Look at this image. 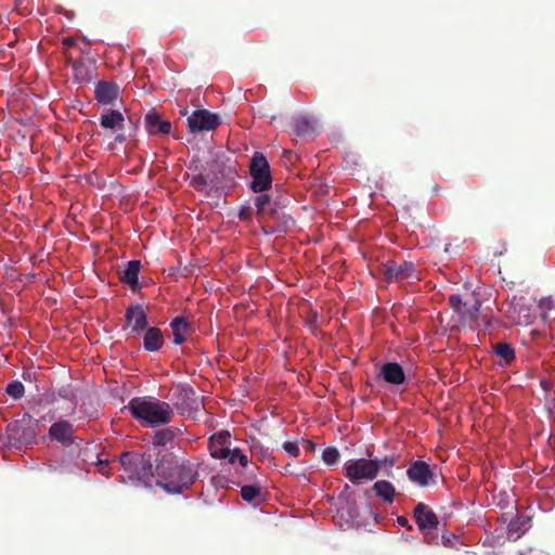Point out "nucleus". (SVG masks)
Listing matches in <instances>:
<instances>
[{
	"label": "nucleus",
	"mask_w": 555,
	"mask_h": 555,
	"mask_svg": "<svg viewBox=\"0 0 555 555\" xmlns=\"http://www.w3.org/2000/svg\"><path fill=\"white\" fill-rule=\"evenodd\" d=\"M144 427H158L171 422L173 410L168 402L153 397H134L124 408Z\"/></svg>",
	"instance_id": "obj_1"
},
{
	"label": "nucleus",
	"mask_w": 555,
	"mask_h": 555,
	"mask_svg": "<svg viewBox=\"0 0 555 555\" xmlns=\"http://www.w3.org/2000/svg\"><path fill=\"white\" fill-rule=\"evenodd\" d=\"M451 244H447L446 247H444V251L446 253H450L451 251Z\"/></svg>",
	"instance_id": "obj_50"
},
{
	"label": "nucleus",
	"mask_w": 555,
	"mask_h": 555,
	"mask_svg": "<svg viewBox=\"0 0 555 555\" xmlns=\"http://www.w3.org/2000/svg\"><path fill=\"white\" fill-rule=\"evenodd\" d=\"M344 473L352 483H358L360 479H375L379 473V465L377 460H350L345 463Z\"/></svg>",
	"instance_id": "obj_5"
},
{
	"label": "nucleus",
	"mask_w": 555,
	"mask_h": 555,
	"mask_svg": "<svg viewBox=\"0 0 555 555\" xmlns=\"http://www.w3.org/2000/svg\"><path fill=\"white\" fill-rule=\"evenodd\" d=\"M115 141H116V142H119V143H122V142H125V141H126V135H125V134H122V133H119V134H117V135L115 137Z\"/></svg>",
	"instance_id": "obj_49"
},
{
	"label": "nucleus",
	"mask_w": 555,
	"mask_h": 555,
	"mask_svg": "<svg viewBox=\"0 0 555 555\" xmlns=\"http://www.w3.org/2000/svg\"><path fill=\"white\" fill-rule=\"evenodd\" d=\"M261 495V489L256 485H247L241 488V496L248 503H254Z\"/></svg>",
	"instance_id": "obj_29"
},
{
	"label": "nucleus",
	"mask_w": 555,
	"mask_h": 555,
	"mask_svg": "<svg viewBox=\"0 0 555 555\" xmlns=\"http://www.w3.org/2000/svg\"><path fill=\"white\" fill-rule=\"evenodd\" d=\"M397 522L401 526V527H404L406 528L408 530H411L412 529V526L409 524V520L406 517L404 516H399L397 518Z\"/></svg>",
	"instance_id": "obj_45"
},
{
	"label": "nucleus",
	"mask_w": 555,
	"mask_h": 555,
	"mask_svg": "<svg viewBox=\"0 0 555 555\" xmlns=\"http://www.w3.org/2000/svg\"><path fill=\"white\" fill-rule=\"evenodd\" d=\"M57 396L69 401L76 400V393L70 385L60 387L57 389Z\"/></svg>",
	"instance_id": "obj_36"
},
{
	"label": "nucleus",
	"mask_w": 555,
	"mask_h": 555,
	"mask_svg": "<svg viewBox=\"0 0 555 555\" xmlns=\"http://www.w3.org/2000/svg\"><path fill=\"white\" fill-rule=\"evenodd\" d=\"M165 344L163 332L158 327H149L144 332L143 347L149 352L158 351Z\"/></svg>",
	"instance_id": "obj_20"
},
{
	"label": "nucleus",
	"mask_w": 555,
	"mask_h": 555,
	"mask_svg": "<svg viewBox=\"0 0 555 555\" xmlns=\"http://www.w3.org/2000/svg\"><path fill=\"white\" fill-rule=\"evenodd\" d=\"M457 537L453 533L447 532L441 535V543L444 546H453V540H456Z\"/></svg>",
	"instance_id": "obj_42"
},
{
	"label": "nucleus",
	"mask_w": 555,
	"mask_h": 555,
	"mask_svg": "<svg viewBox=\"0 0 555 555\" xmlns=\"http://www.w3.org/2000/svg\"><path fill=\"white\" fill-rule=\"evenodd\" d=\"M464 301L465 300H463L457 294H453L449 297V305L456 313L462 311V308H464Z\"/></svg>",
	"instance_id": "obj_37"
},
{
	"label": "nucleus",
	"mask_w": 555,
	"mask_h": 555,
	"mask_svg": "<svg viewBox=\"0 0 555 555\" xmlns=\"http://www.w3.org/2000/svg\"><path fill=\"white\" fill-rule=\"evenodd\" d=\"M322 460L327 465H334L339 460V452L334 447H328L323 450Z\"/></svg>",
	"instance_id": "obj_34"
},
{
	"label": "nucleus",
	"mask_w": 555,
	"mask_h": 555,
	"mask_svg": "<svg viewBox=\"0 0 555 555\" xmlns=\"http://www.w3.org/2000/svg\"><path fill=\"white\" fill-rule=\"evenodd\" d=\"M190 185L195 189L197 192H204L208 186L207 179L203 176L202 172L194 173L190 179Z\"/></svg>",
	"instance_id": "obj_33"
},
{
	"label": "nucleus",
	"mask_w": 555,
	"mask_h": 555,
	"mask_svg": "<svg viewBox=\"0 0 555 555\" xmlns=\"http://www.w3.org/2000/svg\"><path fill=\"white\" fill-rule=\"evenodd\" d=\"M145 128L152 135L169 134L171 131V122L163 120L158 113L150 112L145 115Z\"/></svg>",
	"instance_id": "obj_18"
},
{
	"label": "nucleus",
	"mask_w": 555,
	"mask_h": 555,
	"mask_svg": "<svg viewBox=\"0 0 555 555\" xmlns=\"http://www.w3.org/2000/svg\"><path fill=\"white\" fill-rule=\"evenodd\" d=\"M189 169L192 170L194 173L202 172V165L199 159H193Z\"/></svg>",
	"instance_id": "obj_43"
},
{
	"label": "nucleus",
	"mask_w": 555,
	"mask_h": 555,
	"mask_svg": "<svg viewBox=\"0 0 555 555\" xmlns=\"http://www.w3.org/2000/svg\"><path fill=\"white\" fill-rule=\"evenodd\" d=\"M5 392L13 399H21L24 396L25 387L20 380H12L8 384Z\"/></svg>",
	"instance_id": "obj_32"
},
{
	"label": "nucleus",
	"mask_w": 555,
	"mask_h": 555,
	"mask_svg": "<svg viewBox=\"0 0 555 555\" xmlns=\"http://www.w3.org/2000/svg\"><path fill=\"white\" fill-rule=\"evenodd\" d=\"M292 129L297 137H309L314 132L311 121L304 116H299L293 119Z\"/></svg>",
	"instance_id": "obj_26"
},
{
	"label": "nucleus",
	"mask_w": 555,
	"mask_h": 555,
	"mask_svg": "<svg viewBox=\"0 0 555 555\" xmlns=\"http://www.w3.org/2000/svg\"><path fill=\"white\" fill-rule=\"evenodd\" d=\"M74 80L78 83H89L92 80V72L80 61L72 64Z\"/></svg>",
	"instance_id": "obj_27"
},
{
	"label": "nucleus",
	"mask_w": 555,
	"mask_h": 555,
	"mask_svg": "<svg viewBox=\"0 0 555 555\" xmlns=\"http://www.w3.org/2000/svg\"><path fill=\"white\" fill-rule=\"evenodd\" d=\"M481 302L476 295H470L469 298L465 299L464 308L457 313L461 322L466 325L479 326V310Z\"/></svg>",
	"instance_id": "obj_15"
},
{
	"label": "nucleus",
	"mask_w": 555,
	"mask_h": 555,
	"mask_svg": "<svg viewBox=\"0 0 555 555\" xmlns=\"http://www.w3.org/2000/svg\"><path fill=\"white\" fill-rule=\"evenodd\" d=\"M125 319L127 325L131 326V334H140L147 327V314L141 305L128 307Z\"/></svg>",
	"instance_id": "obj_14"
},
{
	"label": "nucleus",
	"mask_w": 555,
	"mask_h": 555,
	"mask_svg": "<svg viewBox=\"0 0 555 555\" xmlns=\"http://www.w3.org/2000/svg\"><path fill=\"white\" fill-rule=\"evenodd\" d=\"M75 426L70 422L60 420L50 426L48 435L62 446L69 447L75 442Z\"/></svg>",
	"instance_id": "obj_12"
},
{
	"label": "nucleus",
	"mask_w": 555,
	"mask_h": 555,
	"mask_svg": "<svg viewBox=\"0 0 555 555\" xmlns=\"http://www.w3.org/2000/svg\"><path fill=\"white\" fill-rule=\"evenodd\" d=\"M283 450L292 457H298L300 454L299 447L296 442L286 441L283 443Z\"/></svg>",
	"instance_id": "obj_38"
},
{
	"label": "nucleus",
	"mask_w": 555,
	"mask_h": 555,
	"mask_svg": "<svg viewBox=\"0 0 555 555\" xmlns=\"http://www.w3.org/2000/svg\"><path fill=\"white\" fill-rule=\"evenodd\" d=\"M379 376L388 384L401 385L405 382V372L397 362H386L380 366Z\"/></svg>",
	"instance_id": "obj_17"
},
{
	"label": "nucleus",
	"mask_w": 555,
	"mask_h": 555,
	"mask_svg": "<svg viewBox=\"0 0 555 555\" xmlns=\"http://www.w3.org/2000/svg\"><path fill=\"white\" fill-rule=\"evenodd\" d=\"M119 463L129 479L151 485L154 472L152 453L126 451L121 453Z\"/></svg>",
	"instance_id": "obj_2"
},
{
	"label": "nucleus",
	"mask_w": 555,
	"mask_h": 555,
	"mask_svg": "<svg viewBox=\"0 0 555 555\" xmlns=\"http://www.w3.org/2000/svg\"><path fill=\"white\" fill-rule=\"evenodd\" d=\"M172 401L180 414L193 415L203 406L201 398L191 386L178 385L172 393Z\"/></svg>",
	"instance_id": "obj_6"
},
{
	"label": "nucleus",
	"mask_w": 555,
	"mask_h": 555,
	"mask_svg": "<svg viewBox=\"0 0 555 555\" xmlns=\"http://www.w3.org/2000/svg\"><path fill=\"white\" fill-rule=\"evenodd\" d=\"M119 95V87L117 83L101 80L95 85V100L103 105H112Z\"/></svg>",
	"instance_id": "obj_16"
},
{
	"label": "nucleus",
	"mask_w": 555,
	"mask_h": 555,
	"mask_svg": "<svg viewBox=\"0 0 555 555\" xmlns=\"http://www.w3.org/2000/svg\"><path fill=\"white\" fill-rule=\"evenodd\" d=\"M141 269V262L139 260L128 261L126 268L119 272V278L124 283H127L132 291L140 288L139 284V272Z\"/></svg>",
	"instance_id": "obj_19"
},
{
	"label": "nucleus",
	"mask_w": 555,
	"mask_h": 555,
	"mask_svg": "<svg viewBox=\"0 0 555 555\" xmlns=\"http://www.w3.org/2000/svg\"><path fill=\"white\" fill-rule=\"evenodd\" d=\"M409 480L421 488L437 485V478L429 464L424 461H413L406 469Z\"/></svg>",
	"instance_id": "obj_8"
},
{
	"label": "nucleus",
	"mask_w": 555,
	"mask_h": 555,
	"mask_svg": "<svg viewBox=\"0 0 555 555\" xmlns=\"http://www.w3.org/2000/svg\"><path fill=\"white\" fill-rule=\"evenodd\" d=\"M198 472L190 461H178L165 481L156 480V485L167 493L179 494L189 489L197 479Z\"/></svg>",
	"instance_id": "obj_3"
},
{
	"label": "nucleus",
	"mask_w": 555,
	"mask_h": 555,
	"mask_svg": "<svg viewBox=\"0 0 555 555\" xmlns=\"http://www.w3.org/2000/svg\"><path fill=\"white\" fill-rule=\"evenodd\" d=\"M238 217L241 220H247L249 218L248 210L246 208L241 209Z\"/></svg>",
	"instance_id": "obj_47"
},
{
	"label": "nucleus",
	"mask_w": 555,
	"mask_h": 555,
	"mask_svg": "<svg viewBox=\"0 0 555 555\" xmlns=\"http://www.w3.org/2000/svg\"><path fill=\"white\" fill-rule=\"evenodd\" d=\"M8 437L17 448L27 447L36 440V429L33 425L23 422L11 423L7 426Z\"/></svg>",
	"instance_id": "obj_11"
},
{
	"label": "nucleus",
	"mask_w": 555,
	"mask_h": 555,
	"mask_svg": "<svg viewBox=\"0 0 555 555\" xmlns=\"http://www.w3.org/2000/svg\"><path fill=\"white\" fill-rule=\"evenodd\" d=\"M230 438L229 431H221L216 436H212L210 439H212L217 446H225L228 440Z\"/></svg>",
	"instance_id": "obj_39"
},
{
	"label": "nucleus",
	"mask_w": 555,
	"mask_h": 555,
	"mask_svg": "<svg viewBox=\"0 0 555 555\" xmlns=\"http://www.w3.org/2000/svg\"><path fill=\"white\" fill-rule=\"evenodd\" d=\"M413 516L418 530L427 538L439 528V519L435 512L425 503L420 502L413 511Z\"/></svg>",
	"instance_id": "obj_10"
},
{
	"label": "nucleus",
	"mask_w": 555,
	"mask_h": 555,
	"mask_svg": "<svg viewBox=\"0 0 555 555\" xmlns=\"http://www.w3.org/2000/svg\"><path fill=\"white\" fill-rule=\"evenodd\" d=\"M254 204L258 215L274 216L278 212L275 205L271 204V197L264 192L260 193L254 198Z\"/></svg>",
	"instance_id": "obj_24"
},
{
	"label": "nucleus",
	"mask_w": 555,
	"mask_h": 555,
	"mask_svg": "<svg viewBox=\"0 0 555 555\" xmlns=\"http://www.w3.org/2000/svg\"><path fill=\"white\" fill-rule=\"evenodd\" d=\"M220 124L219 115L205 108L193 111L186 118V125L191 133L214 131Z\"/></svg>",
	"instance_id": "obj_7"
},
{
	"label": "nucleus",
	"mask_w": 555,
	"mask_h": 555,
	"mask_svg": "<svg viewBox=\"0 0 555 555\" xmlns=\"http://www.w3.org/2000/svg\"><path fill=\"white\" fill-rule=\"evenodd\" d=\"M229 463L234 464L237 462V456H234V449H231L230 455L227 457Z\"/></svg>",
	"instance_id": "obj_48"
},
{
	"label": "nucleus",
	"mask_w": 555,
	"mask_h": 555,
	"mask_svg": "<svg viewBox=\"0 0 555 555\" xmlns=\"http://www.w3.org/2000/svg\"><path fill=\"white\" fill-rule=\"evenodd\" d=\"M125 117L121 112L117 109H108L105 114H102L100 118L101 127L105 129H119L124 128Z\"/></svg>",
	"instance_id": "obj_21"
},
{
	"label": "nucleus",
	"mask_w": 555,
	"mask_h": 555,
	"mask_svg": "<svg viewBox=\"0 0 555 555\" xmlns=\"http://www.w3.org/2000/svg\"><path fill=\"white\" fill-rule=\"evenodd\" d=\"M62 44H63L64 49L66 50V49L74 47L76 44V41L73 37H65L62 40Z\"/></svg>",
	"instance_id": "obj_44"
},
{
	"label": "nucleus",
	"mask_w": 555,
	"mask_h": 555,
	"mask_svg": "<svg viewBox=\"0 0 555 555\" xmlns=\"http://www.w3.org/2000/svg\"><path fill=\"white\" fill-rule=\"evenodd\" d=\"M210 455L214 459H227L230 455L231 449L227 446H217V443L210 439L209 443Z\"/></svg>",
	"instance_id": "obj_31"
},
{
	"label": "nucleus",
	"mask_w": 555,
	"mask_h": 555,
	"mask_svg": "<svg viewBox=\"0 0 555 555\" xmlns=\"http://www.w3.org/2000/svg\"><path fill=\"white\" fill-rule=\"evenodd\" d=\"M234 456H237V462L242 467H246L248 465V457L241 451V449L234 448Z\"/></svg>",
	"instance_id": "obj_41"
},
{
	"label": "nucleus",
	"mask_w": 555,
	"mask_h": 555,
	"mask_svg": "<svg viewBox=\"0 0 555 555\" xmlns=\"http://www.w3.org/2000/svg\"><path fill=\"white\" fill-rule=\"evenodd\" d=\"M397 463V456L391 454L388 456H385L383 460H377V464L379 465V470L382 468H385V473L388 477L392 476V467Z\"/></svg>",
	"instance_id": "obj_35"
},
{
	"label": "nucleus",
	"mask_w": 555,
	"mask_h": 555,
	"mask_svg": "<svg viewBox=\"0 0 555 555\" xmlns=\"http://www.w3.org/2000/svg\"><path fill=\"white\" fill-rule=\"evenodd\" d=\"M179 431L178 428L173 427L157 430L153 436L152 443L154 447H166L173 441Z\"/></svg>",
	"instance_id": "obj_25"
},
{
	"label": "nucleus",
	"mask_w": 555,
	"mask_h": 555,
	"mask_svg": "<svg viewBox=\"0 0 555 555\" xmlns=\"http://www.w3.org/2000/svg\"><path fill=\"white\" fill-rule=\"evenodd\" d=\"M350 489V486L348 483H345L344 486V492H347Z\"/></svg>",
	"instance_id": "obj_51"
},
{
	"label": "nucleus",
	"mask_w": 555,
	"mask_h": 555,
	"mask_svg": "<svg viewBox=\"0 0 555 555\" xmlns=\"http://www.w3.org/2000/svg\"><path fill=\"white\" fill-rule=\"evenodd\" d=\"M250 452L251 454L259 455L261 457H264L267 454V450L258 441H253Z\"/></svg>",
	"instance_id": "obj_40"
},
{
	"label": "nucleus",
	"mask_w": 555,
	"mask_h": 555,
	"mask_svg": "<svg viewBox=\"0 0 555 555\" xmlns=\"http://www.w3.org/2000/svg\"><path fill=\"white\" fill-rule=\"evenodd\" d=\"M170 327L173 334V343L176 345H182L186 339V335L189 334L190 324L183 317H176L170 322Z\"/></svg>",
	"instance_id": "obj_23"
},
{
	"label": "nucleus",
	"mask_w": 555,
	"mask_h": 555,
	"mask_svg": "<svg viewBox=\"0 0 555 555\" xmlns=\"http://www.w3.org/2000/svg\"><path fill=\"white\" fill-rule=\"evenodd\" d=\"M177 456L169 451H159L156 454V457H153L154 463V472L153 478L158 477L160 481H165L169 474L172 472L175 465L177 464Z\"/></svg>",
	"instance_id": "obj_13"
},
{
	"label": "nucleus",
	"mask_w": 555,
	"mask_h": 555,
	"mask_svg": "<svg viewBox=\"0 0 555 555\" xmlns=\"http://www.w3.org/2000/svg\"><path fill=\"white\" fill-rule=\"evenodd\" d=\"M372 490L374 491L375 495L382 499L385 503H393L397 492L395 486L390 481L378 480L373 485Z\"/></svg>",
	"instance_id": "obj_22"
},
{
	"label": "nucleus",
	"mask_w": 555,
	"mask_h": 555,
	"mask_svg": "<svg viewBox=\"0 0 555 555\" xmlns=\"http://www.w3.org/2000/svg\"><path fill=\"white\" fill-rule=\"evenodd\" d=\"M527 525L526 519L516 518L513 519L507 527L508 537L513 539H518L525 532V527Z\"/></svg>",
	"instance_id": "obj_30"
},
{
	"label": "nucleus",
	"mask_w": 555,
	"mask_h": 555,
	"mask_svg": "<svg viewBox=\"0 0 555 555\" xmlns=\"http://www.w3.org/2000/svg\"><path fill=\"white\" fill-rule=\"evenodd\" d=\"M249 175L251 177L249 188L253 192L262 193L271 189V168L267 157L262 153H254L249 164Z\"/></svg>",
	"instance_id": "obj_4"
},
{
	"label": "nucleus",
	"mask_w": 555,
	"mask_h": 555,
	"mask_svg": "<svg viewBox=\"0 0 555 555\" xmlns=\"http://www.w3.org/2000/svg\"><path fill=\"white\" fill-rule=\"evenodd\" d=\"M542 335H544V334L538 330L530 331V336H531L532 340H538Z\"/></svg>",
	"instance_id": "obj_46"
},
{
	"label": "nucleus",
	"mask_w": 555,
	"mask_h": 555,
	"mask_svg": "<svg viewBox=\"0 0 555 555\" xmlns=\"http://www.w3.org/2000/svg\"><path fill=\"white\" fill-rule=\"evenodd\" d=\"M380 273L384 279L391 282H399L414 276L415 266L411 261L397 262L388 260L380 266Z\"/></svg>",
	"instance_id": "obj_9"
},
{
	"label": "nucleus",
	"mask_w": 555,
	"mask_h": 555,
	"mask_svg": "<svg viewBox=\"0 0 555 555\" xmlns=\"http://www.w3.org/2000/svg\"><path fill=\"white\" fill-rule=\"evenodd\" d=\"M100 472H101L103 475H107L106 468H104V467H101V468H100Z\"/></svg>",
	"instance_id": "obj_52"
},
{
	"label": "nucleus",
	"mask_w": 555,
	"mask_h": 555,
	"mask_svg": "<svg viewBox=\"0 0 555 555\" xmlns=\"http://www.w3.org/2000/svg\"><path fill=\"white\" fill-rule=\"evenodd\" d=\"M495 353L506 363L511 364L515 360V350L511 344L501 341L494 345Z\"/></svg>",
	"instance_id": "obj_28"
}]
</instances>
